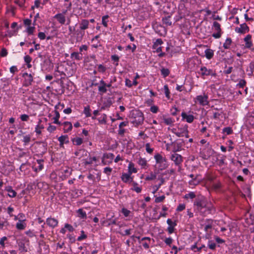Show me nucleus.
<instances>
[{"mask_svg":"<svg viewBox=\"0 0 254 254\" xmlns=\"http://www.w3.org/2000/svg\"><path fill=\"white\" fill-rule=\"evenodd\" d=\"M207 202L206 198L203 196L197 197L193 203L195 213H199Z\"/></svg>","mask_w":254,"mask_h":254,"instance_id":"f257e3e1","label":"nucleus"},{"mask_svg":"<svg viewBox=\"0 0 254 254\" xmlns=\"http://www.w3.org/2000/svg\"><path fill=\"white\" fill-rule=\"evenodd\" d=\"M79 30L77 31V34L80 35L82 38L84 35V31L89 28H94V25L90 24L89 21L86 19H82L79 24Z\"/></svg>","mask_w":254,"mask_h":254,"instance_id":"f03ea898","label":"nucleus"},{"mask_svg":"<svg viewBox=\"0 0 254 254\" xmlns=\"http://www.w3.org/2000/svg\"><path fill=\"white\" fill-rule=\"evenodd\" d=\"M132 117L133 118L132 123L137 126L141 124L143 122V114L140 111H134L132 113Z\"/></svg>","mask_w":254,"mask_h":254,"instance_id":"7ed1b4c3","label":"nucleus"},{"mask_svg":"<svg viewBox=\"0 0 254 254\" xmlns=\"http://www.w3.org/2000/svg\"><path fill=\"white\" fill-rule=\"evenodd\" d=\"M154 158L156 163L159 164V167L160 170H162L168 167V165L167 160L166 158H163L161 155L157 154L154 156Z\"/></svg>","mask_w":254,"mask_h":254,"instance_id":"20e7f679","label":"nucleus"},{"mask_svg":"<svg viewBox=\"0 0 254 254\" xmlns=\"http://www.w3.org/2000/svg\"><path fill=\"white\" fill-rule=\"evenodd\" d=\"M215 211V208L214 206L211 203L208 202L199 214L201 216H206L208 214L213 213Z\"/></svg>","mask_w":254,"mask_h":254,"instance_id":"39448f33","label":"nucleus"},{"mask_svg":"<svg viewBox=\"0 0 254 254\" xmlns=\"http://www.w3.org/2000/svg\"><path fill=\"white\" fill-rule=\"evenodd\" d=\"M173 132L178 137L185 136L187 138L189 137V131L187 125L179 127L178 130L174 128Z\"/></svg>","mask_w":254,"mask_h":254,"instance_id":"423d86ee","label":"nucleus"},{"mask_svg":"<svg viewBox=\"0 0 254 254\" xmlns=\"http://www.w3.org/2000/svg\"><path fill=\"white\" fill-rule=\"evenodd\" d=\"M47 145L46 143L43 142L37 143L35 149L37 155L43 156L47 152Z\"/></svg>","mask_w":254,"mask_h":254,"instance_id":"0eeeda50","label":"nucleus"},{"mask_svg":"<svg viewBox=\"0 0 254 254\" xmlns=\"http://www.w3.org/2000/svg\"><path fill=\"white\" fill-rule=\"evenodd\" d=\"M200 70V72L199 73L200 74L203 78H204L205 76H215L216 75L214 71L211 69H207L205 66H201Z\"/></svg>","mask_w":254,"mask_h":254,"instance_id":"6e6552de","label":"nucleus"},{"mask_svg":"<svg viewBox=\"0 0 254 254\" xmlns=\"http://www.w3.org/2000/svg\"><path fill=\"white\" fill-rule=\"evenodd\" d=\"M195 102H198L200 105L206 106L209 104L208 96L205 93L203 95H198L195 98Z\"/></svg>","mask_w":254,"mask_h":254,"instance_id":"1a4fd4ad","label":"nucleus"},{"mask_svg":"<svg viewBox=\"0 0 254 254\" xmlns=\"http://www.w3.org/2000/svg\"><path fill=\"white\" fill-rule=\"evenodd\" d=\"M212 28L216 31V33H214L212 34V37L215 39L220 38L222 35V31L220 24L218 22L214 21L213 23Z\"/></svg>","mask_w":254,"mask_h":254,"instance_id":"9d476101","label":"nucleus"},{"mask_svg":"<svg viewBox=\"0 0 254 254\" xmlns=\"http://www.w3.org/2000/svg\"><path fill=\"white\" fill-rule=\"evenodd\" d=\"M22 77L24 80L23 83V86L28 87L32 84L33 81V77L31 74H28L26 72L23 73Z\"/></svg>","mask_w":254,"mask_h":254,"instance_id":"9b49d317","label":"nucleus"},{"mask_svg":"<svg viewBox=\"0 0 254 254\" xmlns=\"http://www.w3.org/2000/svg\"><path fill=\"white\" fill-rule=\"evenodd\" d=\"M213 152L211 148L204 149L200 152V157L204 160H207L213 154Z\"/></svg>","mask_w":254,"mask_h":254,"instance_id":"f8f14e48","label":"nucleus"},{"mask_svg":"<svg viewBox=\"0 0 254 254\" xmlns=\"http://www.w3.org/2000/svg\"><path fill=\"white\" fill-rule=\"evenodd\" d=\"M171 159L174 162L176 166H180L183 162L182 156L177 153L172 154Z\"/></svg>","mask_w":254,"mask_h":254,"instance_id":"ddd939ff","label":"nucleus"},{"mask_svg":"<svg viewBox=\"0 0 254 254\" xmlns=\"http://www.w3.org/2000/svg\"><path fill=\"white\" fill-rule=\"evenodd\" d=\"M114 155L113 153H109L104 154L103 156L102 162L104 165H107L112 162Z\"/></svg>","mask_w":254,"mask_h":254,"instance_id":"4468645a","label":"nucleus"},{"mask_svg":"<svg viewBox=\"0 0 254 254\" xmlns=\"http://www.w3.org/2000/svg\"><path fill=\"white\" fill-rule=\"evenodd\" d=\"M106 216L107 217L108 226H109L111 225H117V219H113L114 217V213L112 212H109Z\"/></svg>","mask_w":254,"mask_h":254,"instance_id":"2eb2a0df","label":"nucleus"},{"mask_svg":"<svg viewBox=\"0 0 254 254\" xmlns=\"http://www.w3.org/2000/svg\"><path fill=\"white\" fill-rule=\"evenodd\" d=\"M235 31L237 33L245 34L249 31V27L245 23L240 25V27H236Z\"/></svg>","mask_w":254,"mask_h":254,"instance_id":"dca6fc26","label":"nucleus"},{"mask_svg":"<svg viewBox=\"0 0 254 254\" xmlns=\"http://www.w3.org/2000/svg\"><path fill=\"white\" fill-rule=\"evenodd\" d=\"M43 162L44 160L43 159H39L37 160V163H35L33 167V168L34 169L35 172H39L42 170L43 168Z\"/></svg>","mask_w":254,"mask_h":254,"instance_id":"f3484780","label":"nucleus"},{"mask_svg":"<svg viewBox=\"0 0 254 254\" xmlns=\"http://www.w3.org/2000/svg\"><path fill=\"white\" fill-rule=\"evenodd\" d=\"M245 42V47L247 49H251L253 44L252 41V35L250 34L247 35L244 39Z\"/></svg>","mask_w":254,"mask_h":254,"instance_id":"a211bd4d","label":"nucleus"},{"mask_svg":"<svg viewBox=\"0 0 254 254\" xmlns=\"http://www.w3.org/2000/svg\"><path fill=\"white\" fill-rule=\"evenodd\" d=\"M6 192L7 193L5 194L8 195L10 197H14L16 195V192L13 190H12L11 187L10 186L5 187L4 190H3L2 193H4Z\"/></svg>","mask_w":254,"mask_h":254,"instance_id":"6ab92c4d","label":"nucleus"},{"mask_svg":"<svg viewBox=\"0 0 254 254\" xmlns=\"http://www.w3.org/2000/svg\"><path fill=\"white\" fill-rule=\"evenodd\" d=\"M46 224L50 227L54 228L58 224V221L54 218H48L46 220Z\"/></svg>","mask_w":254,"mask_h":254,"instance_id":"aec40b11","label":"nucleus"},{"mask_svg":"<svg viewBox=\"0 0 254 254\" xmlns=\"http://www.w3.org/2000/svg\"><path fill=\"white\" fill-rule=\"evenodd\" d=\"M54 18L57 20L59 23L63 25L65 24L66 21L65 16L63 14L60 13H57L54 16Z\"/></svg>","mask_w":254,"mask_h":254,"instance_id":"412c9836","label":"nucleus"},{"mask_svg":"<svg viewBox=\"0 0 254 254\" xmlns=\"http://www.w3.org/2000/svg\"><path fill=\"white\" fill-rule=\"evenodd\" d=\"M181 116L183 119H185L189 123H191L193 121L194 116L192 115H187L185 112H182Z\"/></svg>","mask_w":254,"mask_h":254,"instance_id":"4be33fe9","label":"nucleus"},{"mask_svg":"<svg viewBox=\"0 0 254 254\" xmlns=\"http://www.w3.org/2000/svg\"><path fill=\"white\" fill-rule=\"evenodd\" d=\"M131 173L129 174L124 173L123 174L121 179L122 180L126 183L131 182L133 181V179L130 177Z\"/></svg>","mask_w":254,"mask_h":254,"instance_id":"5701e85b","label":"nucleus"},{"mask_svg":"<svg viewBox=\"0 0 254 254\" xmlns=\"http://www.w3.org/2000/svg\"><path fill=\"white\" fill-rule=\"evenodd\" d=\"M64 130V132H68L71 130L72 125L70 122H65L63 123Z\"/></svg>","mask_w":254,"mask_h":254,"instance_id":"b1692460","label":"nucleus"},{"mask_svg":"<svg viewBox=\"0 0 254 254\" xmlns=\"http://www.w3.org/2000/svg\"><path fill=\"white\" fill-rule=\"evenodd\" d=\"M98 90L102 93H105L107 91V89L105 86V82L103 80L100 81V86L98 87Z\"/></svg>","mask_w":254,"mask_h":254,"instance_id":"393cba45","label":"nucleus"},{"mask_svg":"<svg viewBox=\"0 0 254 254\" xmlns=\"http://www.w3.org/2000/svg\"><path fill=\"white\" fill-rule=\"evenodd\" d=\"M70 58L72 60H76L77 61H80L82 59V54L78 52H73L70 55Z\"/></svg>","mask_w":254,"mask_h":254,"instance_id":"a878e982","label":"nucleus"},{"mask_svg":"<svg viewBox=\"0 0 254 254\" xmlns=\"http://www.w3.org/2000/svg\"><path fill=\"white\" fill-rule=\"evenodd\" d=\"M204 53L205 57L208 60L211 59L214 56V51L210 49H206Z\"/></svg>","mask_w":254,"mask_h":254,"instance_id":"bb28decb","label":"nucleus"},{"mask_svg":"<svg viewBox=\"0 0 254 254\" xmlns=\"http://www.w3.org/2000/svg\"><path fill=\"white\" fill-rule=\"evenodd\" d=\"M24 220H19L16 224V228L18 230H24L26 227V223L24 222Z\"/></svg>","mask_w":254,"mask_h":254,"instance_id":"cd10ccee","label":"nucleus"},{"mask_svg":"<svg viewBox=\"0 0 254 254\" xmlns=\"http://www.w3.org/2000/svg\"><path fill=\"white\" fill-rule=\"evenodd\" d=\"M162 20L163 24H165L166 26H171L172 25V21L170 16L163 17Z\"/></svg>","mask_w":254,"mask_h":254,"instance_id":"c85d7f7f","label":"nucleus"},{"mask_svg":"<svg viewBox=\"0 0 254 254\" xmlns=\"http://www.w3.org/2000/svg\"><path fill=\"white\" fill-rule=\"evenodd\" d=\"M68 137L67 135H62L60 136L58 138V140L60 142V146L63 145L64 143H67L68 142L67 140Z\"/></svg>","mask_w":254,"mask_h":254,"instance_id":"c756f323","label":"nucleus"},{"mask_svg":"<svg viewBox=\"0 0 254 254\" xmlns=\"http://www.w3.org/2000/svg\"><path fill=\"white\" fill-rule=\"evenodd\" d=\"M77 213L78 214V216L81 219H86L87 215L85 211L83 210L82 209L80 208L77 210Z\"/></svg>","mask_w":254,"mask_h":254,"instance_id":"7c9ffc66","label":"nucleus"},{"mask_svg":"<svg viewBox=\"0 0 254 254\" xmlns=\"http://www.w3.org/2000/svg\"><path fill=\"white\" fill-rule=\"evenodd\" d=\"M232 44V40L230 38H227L225 43L223 44V47L225 49H229Z\"/></svg>","mask_w":254,"mask_h":254,"instance_id":"2f4dec72","label":"nucleus"},{"mask_svg":"<svg viewBox=\"0 0 254 254\" xmlns=\"http://www.w3.org/2000/svg\"><path fill=\"white\" fill-rule=\"evenodd\" d=\"M83 113L85 115L86 117H90L91 116V109L89 105L84 107Z\"/></svg>","mask_w":254,"mask_h":254,"instance_id":"473e14b6","label":"nucleus"},{"mask_svg":"<svg viewBox=\"0 0 254 254\" xmlns=\"http://www.w3.org/2000/svg\"><path fill=\"white\" fill-rule=\"evenodd\" d=\"M131 190L135 191L137 193H140L142 190V188L138 186V184L135 183H133V187L131 189Z\"/></svg>","mask_w":254,"mask_h":254,"instance_id":"72a5a7b5","label":"nucleus"},{"mask_svg":"<svg viewBox=\"0 0 254 254\" xmlns=\"http://www.w3.org/2000/svg\"><path fill=\"white\" fill-rule=\"evenodd\" d=\"M189 177L192 179V180L189 182L190 185H196L198 184V182L196 180V177H194L193 174L190 175Z\"/></svg>","mask_w":254,"mask_h":254,"instance_id":"f704fd0d","label":"nucleus"},{"mask_svg":"<svg viewBox=\"0 0 254 254\" xmlns=\"http://www.w3.org/2000/svg\"><path fill=\"white\" fill-rule=\"evenodd\" d=\"M138 164L142 167L144 168L147 165V161L145 158L140 157L137 161Z\"/></svg>","mask_w":254,"mask_h":254,"instance_id":"c9c22d12","label":"nucleus"},{"mask_svg":"<svg viewBox=\"0 0 254 254\" xmlns=\"http://www.w3.org/2000/svg\"><path fill=\"white\" fill-rule=\"evenodd\" d=\"M107 115L104 114L100 118L98 119V120L101 124L105 125L107 124Z\"/></svg>","mask_w":254,"mask_h":254,"instance_id":"e433bc0d","label":"nucleus"},{"mask_svg":"<svg viewBox=\"0 0 254 254\" xmlns=\"http://www.w3.org/2000/svg\"><path fill=\"white\" fill-rule=\"evenodd\" d=\"M18 247L19 251H20L21 252H26L27 251V249L26 248L25 244L23 242H19L18 243Z\"/></svg>","mask_w":254,"mask_h":254,"instance_id":"4c0bfd02","label":"nucleus"},{"mask_svg":"<svg viewBox=\"0 0 254 254\" xmlns=\"http://www.w3.org/2000/svg\"><path fill=\"white\" fill-rule=\"evenodd\" d=\"M55 112L56 116L54 118V121L53 123L56 124L61 125V122H60L59 121V119L60 117V113H59L58 111H57L56 110L55 111Z\"/></svg>","mask_w":254,"mask_h":254,"instance_id":"58836bf2","label":"nucleus"},{"mask_svg":"<svg viewBox=\"0 0 254 254\" xmlns=\"http://www.w3.org/2000/svg\"><path fill=\"white\" fill-rule=\"evenodd\" d=\"M73 143L76 145H80L83 142V139L80 137H76L72 139Z\"/></svg>","mask_w":254,"mask_h":254,"instance_id":"ea45409f","label":"nucleus"},{"mask_svg":"<svg viewBox=\"0 0 254 254\" xmlns=\"http://www.w3.org/2000/svg\"><path fill=\"white\" fill-rule=\"evenodd\" d=\"M31 140V136L28 134L23 136V142H24V145H27Z\"/></svg>","mask_w":254,"mask_h":254,"instance_id":"a19ab883","label":"nucleus"},{"mask_svg":"<svg viewBox=\"0 0 254 254\" xmlns=\"http://www.w3.org/2000/svg\"><path fill=\"white\" fill-rule=\"evenodd\" d=\"M164 123L167 125H171L173 124L174 121L171 118H163Z\"/></svg>","mask_w":254,"mask_h":254,"instance_id":"79ce46f5","label":"nucleus"},{"mask_svg":"<svg viewBox=\"0 0 254 254\" xmlns=\"http://www.w3.org/2000/svg\"><path fill=\"white\" fill-rule=\"evenodd\" d=\"M161 72L164 77H167L170 73L169 70L168 68H162L161 70Z\"/></svg>","mask_w":254,"mask_h":254,"instance_id":"37998d69","label":"nucleus"},{"mask_svg":"<svg viewBox=\"0 0 254 254\" xmlns=\"http://www.w3.org/2000/svg\"><path fill=\"white\" fill-rule=\"evenodd\" d=\"M195 196L196 195H195L194 192H190L185 194V195L184 196V198H186V199H188L189 198H191V199H193V198L195 197Z\"/></svg>","mask_w":254,"mask_h":254,"instance_id":"c03bdc74","label":"nucleus"},{"mask_svg":"<svg viewBox=\"0 0 254 254\" xmlns=\"http://www.w3.org/2000/svg\"><path fill=\"white\" fill-rule=\"evenodd\" d=\"M246 84V81L244 79H241L239 83L237 84V87H239V88H244Z\"/></svg>","mask_w":254,"mask_h":254,"instance_id":"a18cd8bd","label":"nucleus"},{"mask_svg":"<svg viewBox=\"0 0 254 254\" xmlns=\"http://www.w3.org/2000/svg\"><path fill=\"white\" fill-rule=\"evenodd\" d=\"M223 132L226 133L227 135H229L233 133V130L231 127H226L223 129Z\"/></svg>","mask_w":254,"mask_h":254,"instance_id":"49530a36","label":"nucleus"},{"mask_svg":"<svg viewBox=\"0 0 254 254\" xmlns=\"http://www.w3.org/2000/svg\"><path fill=\"white\" fill-rule=\"evenodd\" d=\"M108 17L109 16L107 15L103 16L102 18V23L105 27H107L108 26V21H107V19L108 18Z\"/></svg>","mask_w":254,"mask_h":254,"instance_id":"de8ad7c7","label":"nucleus"},{"mask_svg":"<svg viewBox=\"0 0 254 254\" xmlns=\"http://www.w3.org/2000/svg\"><path fill=\"white\" fill-rule=\"evenodd\" d=\"M156 178V175L155 174L152 173H150V174L145 178L146 181H151L153 180Z\"/></svg>","mask_w":254,"mask_h":254,"instance_id":"09e8293b","label":"nucleus"},{"mask_svg":"<svg viewBox=\"0 0 254 254\" xmlns=\"http://www.w3.org/2000/svg\"><path fill=\"white\" fill-rule=\"evenodd\" d=\"M190 249L195 253L200 252V248L197 247L196 243L192 245L190 247Z\"/></svg>","mask_w":254,"mask_h":254,"instance_id":"8fccbe9b","label":"nucleus"},{"mask_svg":"<svg viewBox=\"0 0 254 254\" xmlns=\"http://www.w3.org/2000/svg\"><path fill=\"white\" fill-rule=\"evenodd\" d=\"M165 198V195H163L160 196L156 197L155 199V203H159L162 202Z\"/></svg>","mask_w":254,"mask_h":254,"instance_id":"3c124183","label":"nucleus"},{"mask_svg":"<svg viewBox=\"0 0 254 254\" xmlns=\"http://www.w3.org/2000/svg\"><path fill=\"white\" fill-rule=\"evenodd\" d=\"M164 89L166 97L169 99L170 98V91L167 85L164 86Z\"/></svg>","mask_w":254,"mask_h":254,"instance_id":"603ef678","label":"nucleus"},{"mask_svg":"<svg viewBox=\"0 0 254 254\" xmlns=\"http://www.w3.org/2000/svg\"><path fill=\"white\" fill-rule=\"evenodd\" d=\"M208 247L210 249L214 250L216 248V244L212 241H209L208 244Z\"/></svg>","mask_w":254,"mask_h":254,"instance_id":"864d4df0","label":"nucleus"},{"mask_svg":"<svg viewBox=\"0 0 254 254\" xmlns=\"http://www.w3.org/2000/svg\"><path fill=\"white\" fill-rule=\"evenodd\" d=\"M145 149L146 152L149 154L152 153L153 151V149L150 147V145L149 143L145 144Z\"/></svg>","mask_w":254,"mask_h":254,"instance_id":"5fc2aeb1","label":"nucleus"},{"mask_svg":"<svg viewBox=\"0 0 254 254\" xmlns=\"http://www.w3.org/2000/svg\"><path fill=\"white\" fill-rule=\"evenodd\" d=\"M119 57L116 55H112L111 56V60L115 62H117L116 65H118V62L119 61Z\"/></svg>","mask_w":254,"mask_h":254,"instance_id":"6e6d98bb","label":"nucleus"},{"mask_svg":"<svg viewBox=\"0 0 254 254\" xmlns=\"http://www.w3.org/2000/svg\"><path fill=\"white\" fill-rule=\"evenodd\" d=\"M122 212L125 217H127L129 216L130 211L125 208H123L122 209Z\"/></svg>","mask_w":254,"mask_h":254,"instance_id":"4d7b16f0","label":"nucleus"},{"mask_svg":"<svg viewBox=\"0 0 254 254\" xmlns=\"http://www.w3.org/2000/svg\"><path fill=\"white\" fill-rule=\"evenodd\" d=\"M81 235L77 238V241H81L82 240L86 239L87 238V235L84 234V232L82 230L81 231Z\"/></svg>","mask_w":254,"mask_h":254,"instance_id":"13d9d810","label":"nucleus"},{"mask_svg":"<svg viewBox=\"0 0 254 254\" xmlns=\"http://www.w3.org/2000/svg\"><path fill=\"white\" fill-rule=\"evenodd\" d=\"M106 70V68L102 64L98 65V70L101 72H104Z\"/></svg>","mask_w":254,"mask_h":254,"instance_id":"bf43d9fd","label":"nucleus"},{"mask_svg":"<svg viewBox=\"0 0 254 254\" xmlns=\"http://www.w3.org/2000/svg\"><path fill=\"white\" fill-rule=\"evenodd\" d=\"M34 29V27L28 26L27 28V32L29 35H31L33 33Z\"/></svg>","mask_w":254,"mask_h":254,"instance_id":"052dcab7","label":"nucleus"},{"mask_svg":"<svg viewBox=\"0 0 254 254\" xmlns=\"http://www.w3.org/2000/svg\"><path fill=\"white\" fill-rule=\"evenodd\" d=\"M24 62L26 64H29L32 61V58L28 55H26L24 57Z\"/></svg>","mask_w":254,"mask_h":254,"instance_id":"680f3d73","label":"nucleus"},{"mask_svg":"<svg viewBox=\"0 0 254 254\" xmlns=\"http://www.w3.org/2000/svg\"><path fill=\"white\" fill-rule=\"evenodd\" d=\"M172 242H173V239L171 237L166 238L164 240V242L165 243V244L166 245L169 246L170 247L171 246V244L172 243Z\"/></svg>","mask_w":254,"mask_h":254,"instance_id":"e2e57ef3","label":"nucleus"},{"mask_svg":"<svg viewBox=\"0 0 254 254\" xmlns=\"http://www.w3.org/2000/svg\"><path fill=\"white\" fill-rule=\"evenodd\" d=\"M158 107L156 106H152L150 107V110L153 113H156L158 111Z\"/></svg>","mask_w":254,"mask_h":254,"instance_id":"0e129e2a","label":"nucleus"},{"mask_svg":"<svg viewBox=\"0 0 254 254\" xmlns=\"http://www.w3.org/2000/svg\"><path fill=\"white\" fill-rule=\"evenodd\" d=\"M65 228L67 229L69 232H72L74 230L73 227L69 224H65L64 225Z\"/></svg>","mask_w":254,"mask_h":254,"instance_id":"69168bd1","label":"nucleus"},{"mask_svg":"<svg viewBox=\"0 0 254 254\" xmlns=\"http://www.w3.org/2000/svg\"><path fill=\"white\" fill-rule=\"evenodd\" d=\"M186 206L184 204H180L177 208V211H181L185 209Z\"/></svg>","mask_w":254,"mask_h":254,"instance_id":"338daca9","label":"nucleus"},{"mask_svg":"<svg viewBox=\"0 0 254 254\" xmlns=\"http://www.w3.org/2000/svg\"><path fill=\"white\" fill-rule=\"evenodd\" d=\"M38 37L40 40H44L46 38V35L44 32H40L38 34Z\"/></svg>","mask_w":254,"mask_h":254,"instance_id":"774afa93","label":"nucleus"}]
</instances>
